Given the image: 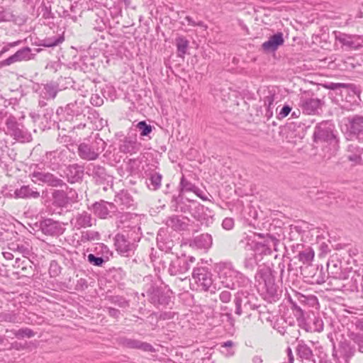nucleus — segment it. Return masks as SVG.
<instances>
[{"mask_svg":"<svg viewBox=\"0 0 363 363\" xmlns=\"http://www.w3.org/2000/svg\"><path fill=\"white\" fill-rule=\"evenodd\" d=\"M255 279L258 282V290L263 298L269 303L277 301L281 296L279 286L275 283V277L270 269L259 270Z\"/></svg>","mask_w":363,"mask_h":363,"instance_id":"1","label":"nucleus"},{"mask_svg":"<svg viewBox=\"0 0 363 363\" xmlns=\"http://www.w3.org/2000/svg\"><path fill=\"white\" fill-rule=\"evenodd\" d=\"M219 279L224 287L231 290L245 288L251 284L247 277L228 265H225L220 269Z\"/></svg>","mask_w":363,"mask_h":363,"instance_id":"2","label":"nucleus"},{"mask_svg":"<svg viewBox=\"0 0 363 363\" xmlns=\"http://www.w3.org/2000/svg\"><path fill=\"white\" fill-rule=\"evenodd\" d=\"M234 303L235 306V313L238 315L245 313L250 316L252 311L257 310L260 307L255 294L243 289L235 294Z\"/></svg>","mask_w":363,"mask_h":363,"instance_id":"3","label":"nucleus"},{"mask_svg":"<svg viewBox=\"0 0 363 363\" xmlns=\"http://www.w3.org/2000/svg\"><path fill=\"white\" fill-rule=\"evenodd\" d=\"M106 143L99 138V134L89 140L87 143H80L77 147V153L79 157L87 161L96 160L100 154L105 150Z\"/></svg>","mask_w":363,"mask_h":363,"instance_id":"4","label":"nucleus"},{"mask_svg":"<svg viewBox=\"0 0 363 363\" xmlns=\"http://www.w3.org/2000/svg\"><path fill=\"white\" fill-rule=\"evenodd\" d=\"M5 124L6 126V134L14 140L21 143L30 142L32 140L30 133L22 123L17 121L14 116L10 115L6 118Z\"/></svg>","mask_w":363,"mask_h":363,"instance_id":"5","label":"nucleus"},{"mask_svg":"<svg viewBox=\"0 0 363 363\" xmlns=\"http://www.w3.org/2000/svg\"><path fill=\"white\" fill-rule=\"evenodd\" d=\"M143 296H146L147 300L155 306L168 305L171 299L169 290L152 282L145 286V293H143Z\"/></svg>","mask_w":363,"mask_h":363,"instance_id":"6","label":"nucleus"},{"mask_svg":"<svg viewBox=\"0 0 363 363\" xmlns=\"http://www.w3.org/2000/svg\"><path fill=\"white\" fill-rule=\"evenodd\" d=\"M313 138L315 143L326 142L333 145L335 148L338 143L335 133V125L328 121L323 122L315 127Z\"/></svg>","mask_w":363,"mask_h":363,"instance_id":"7","label":"nucleus"},{"mask_svg":"<svg viewBox=\"0 0 363 363\" xmlns=\"http://www.w3.org/2000/svg\"><path fill=\"white\" fill-rule=\"evenodd\" d=\"M195 261V257L192 256H186L185 255L175 256L174 258L171 259L168 272L172 276H179L180 279L183 280L186 277L182 278V276L189 272L191 264L194 263Z\"/></svg>","mask_w":363,"mask_h":363,"instance_id":"8","label":"nucleus"},{"mask_svg":"<svg viewBox=\"0 0 363 363\" xmlns=\"http://www.w3.org/2000/svg\"><path fill=\"white\" fill-rule=\"evenodd\" d=\"M192 278L195 282L200 286L203 290L207 291L213 284L212 274L207 267H194L191 273Z\"/></svg>","mask_w":363,"mask_h":363,"instance_id":"9","label":"nucleus"},{"mask_svg":"<svg viewBox=\"0 0 363 363\" xmlns=\"http://www.w3.org/2000/svg\"><path fill=\"white\" fill-rule=\"evenodd\" d=\"M30 176L35 182L46 184L52 187L66 186L62 179L48 172L34 171Z\"/></svg>","mask_w":363,"mask_h":363,"instance_id":"10","label":"nucleus"},{"mask_svg":"<svg viewBox=\"0 0 363 363\" xmlns=\"http://www.w3.org/2000/svg\"><path fill=\"white\" fill-rule=\"evenodd\" d=\"M165 194L168 195V203L172 211L186 213L189 211L188 201L190 200L187 199L184 200L182 192L170 193L169 194L166 192Z\"/></svg>","mask_w":363,"mask_h":363,"instance_id":"11","label":"nucleus"},{"mask_svg":"<svg viewBox=\"0 0 363 363\" xmlns=\"http://www.w3.org/2000/svg\"><path fill=\"white\" fill-rule=\"evenodd\" d=\"M114 245L117 252L125 257L132 256L136 247L134 242H131L125 235L120 233L115 236Z\"/></svg>","mask_w":363,"mask_h":363,"instance_id":"12","label":"nucleus"},{"mask_svg":"<svg viewBox=\"0 0 363 363\" xmlns=\"http://www.w3.org/2000/svg\"><path fill=\"white\" fill-rule=\"evenodd\" d=\"M86 174L91 177L94 182L99 185L108 184L111 179V176L108 174L106 168L99 164H89Z\"/></svg>","mask_w":363,"mask_h":363,"instance_id":"13","label":"nucleus"},{"mask_svg":"<svg viewBox=\"0 0 363 363\" xmlns=\"http://www.w3.org/2000/svg\"><path fill=\"white\" fill-rule=\"evenodd\" d=\"M39 228L43 233L49 236H59L65 231V228L59 221L51 218L40 220Z\"/></svg>","mask_w":363,"mask_h":363,"instance_id":"14","label":"nucleus"},{"mask_svg":"<svg viewBox=\"0 0 363 363\" xmlns=\"http://www.w3.org/2000/svg\"><path fill=\"white\" fill-rule=\"evenodd\" d=\"M189 219L187 217L180 216L178 215H172L168 216L164 221V224L172 230L180 232L185 231L189 229Z\"/></svg>","mask_w":363,"mask_h":363,"instance_id":"15","label":"nucleus"},{"mask_svg":"<svg viewBox=\"0 0 363 363\" xmlns=\"http://www.w3.org/2000/svg\"><path fill=\"white\" fill-rule=\"evenodd\" d=\"M118 343L124 347L128 349H137L144 352H153L154 347L147 342H142L138 340L121 337L118 339Z\"/></svg>","mask_w":363,"mask_h":363,"instance_id":"16","label":"nucleus"},{"mask_svg":"<svg viewBox=\"0 0 363 363\" xmlns=\"http://www.w3.org/2000/svg\"><path fill=\"white\" fill-rule=\"evenodd\" d=\"M350 135L354 136L359 142H363V116L356 115L348 118Z\"/></svg>","mask_w":363,"mask_h":363,"instance_id":"17","label":"nucleus"},{"mask_svg":"<svg viewBox=\"0 0 363 363\" xmlns=\"http://www.w3.org/2000/svg\"><path fill=\"white\" fill-rule=\"evenodd\" d=\"M32 50L29 47H24L17 52H16L13 55L4 60V65H10L13 63L21 61H28L30 60L34 59L35 56V53H32Z\"/></svg>","mask_w":363,"mask_h":363,"instance_id":"18","label":"nucleus"},{"mask_svg":"<svg viewBox=\"0 0 363 363\" xmlns=\"http://www.w3.org/2000/svg\"><path fill=\"white\" fill-rule=\"evenodd\" d=\"M92 209L94 213L99 218L106 219L110 213L116 211V207L113 203L101 200L92 205Z\"/></svg>","mask_w":363,"mask_h":363,"instance_id":"19","label":"nucleus"},{"mask_svg":"<svg viewBox=\"0 0 363 363\" xmlns=\"http://www.w3.org/2000/svg\"><path fill=\"white\" fill-rule=\"evenodd\" d=\"M141 147V143L138 142L136 135L134 136H127L123 140L119 145V150L123 153H136L140 150Z\"/></svg>","mask_w":363,"mask_h":363,"instance_id":"20","label":"nucleus"},{"mask_svg":"<svg viewBox=\"0 0 363 363\" xmlns=\"http://www.w3.org/2000/svg\"><path fill=\"white\" fill-rule=\"evenodd\" d=\"M342 262L337 257L330 258L327 263L328 274L335 279L347 280L348 278L345 273L342 272Z\"/></svg>","mask_w":363,"mask_h":363,"instance_id":"21","label":"nucleus"},{"mask_svg":"<svg viewBox=\"0 0 363 363\" xmlns=\"http://www.w3.org/2000/svg\"><path fill=\"white\" fill-rule=\"evenodd\" d=\"M284 43V34L281 32L271 35L269 40L262 45L264 51L267 52H275L279 46Z\"/></svg>","mask_w":363,"mask_h":363,"instance_id":"22","label":"nucleus"},{"mask_svg":"<svg viewBox=\"0 0 363 363\" xmlns=\"http://www.w3.org/2000/svg\"><path fill=\"white\" fill-rule=\"evenodd\" d=\"M40 196V191L36 188L31 187L30 185H23L20 188L16 189L13 192V197L15 199H36Z\"/></svg>","mask_w":363,"mask_h":363,"instance_id":"23","label":"nucleus"},{"mask_svg":"<svg viewBox=\"0 0 363 363\" xmlns=\"http://www.w3.org/2000/svg\"><path fill=\"white\" fill-rule=\"evenodd\" d=\"M65 172L68 182L71 184L79 182L84 176V167L78 164H69Z\"/></svg>","mask_w":363,"mask_h":363,"instance_id":"24","label":"nucleus"},{"mask_svg":"<svg viewBox=\"0 0 363 363\" xmlns=\"http://www.w3.org/2000/svg\"><path fill=\"white\" fill-rule=\"evenodd\" d=\"M324 104V101L317 98H306L302 100L301 108L303 113L311 115L318 113Z\"/></svg>","mask_w":363,"mask_h":363,"instance_id":"25","label":"nucleus"},{"mask_svg":"<svg viewBox=\"0 0 363 363\" xmlns=\"http://www.w3.org/2000/svg\"><path fill=\"white\" fill-rule=\"evenodd\" d=\"M213 243V239L210 234L203 233L194 238L190 242V247L199 250H208Z\"/></svg>","mask_w":363,"mask_h":363,"instance_id":"26","label":"nucleus"},{"mask_svg":"<svg viewBox=\"0 0 363 363\" xmlns=\"http://www.w3.org/2000/svg\"><path fill=\"white\" fill-rule=\"evenodd\" d=\"M278 243V239L272 235L267 234L263 242L257 243V250H260L261 253L264 255H271L272 249L277 250V245Z\"/></svg>","mask_w":363,"mask_h":363,"instance_id":"27","label":"nucleus"},{"mask_svg":"<svg viewBox=\"0 0 363 363\" xmlns=\"http://www.w3.org/2000/svg\"><path fill=\"white\" fill-rule=\"evenodd\" d=\"M68 151L66 150H55L47 152L46 158L50 160V162L52 163L53 165L56 167H59L60 165L64 164L67 159Z\"/></svg>","mask_w":363,"mask_h":363,"instance_id":"28","label":"nucleus"},{"mask_svg":"<svg viewBox=\"0 0 363 363\" xmlns=\"http://www.w3.org/2000/svg\"><path fill=\"white\" fill-rule=\"evenodd\" d=\"M52 205L57 207H66L69 203V197L63 190H54L52 193Z\"/></svg>","mask_w":363,"mask_h":363,"instance_id":"29","label":"nucleus"},{"mask_svg":"<svg viewBox=\"0 0 363 363\" xmlns=\"http://www.w3.org/2000/svg\"><path fill=\"white\" fill-rule=\"evenodd\" d=\"M189 203V211L187 213H190L195 219L201 221L203 218L204 206L196 201H188Z\"/></svg>","mask_w":363,"mask_h":363,"instance_id":"30","label":"nucleus"},{"mask_svg":"<svg viewBox=\"0 0 363 363\" xmlns=\"http://www.w3.org/2000/svg\"><path fill=\"white\" fill-rule=\"evenodd\" d=\"M77 228H87L92 225V218L90 213L86 211H82L77 213L75 217Z\"/></svg>","mask_w":363,"mask_h":363,"instance_id":"31","label":"nucleus"},{"mask_svg":"<svg viewBox=\"0 0 363 363\" xmlns=\"http://www.w3.org/2000/svg\"><path fill=\"white\" fill-rule=\"evenodd\" d=\"M84 108V103L75 101L74 102L69 103L65 107V112L68 116H78L83 113Z\"/></svg>","mask_w":363,"mask_h":363,"instance_id":"32","label":"nucleus"},{"mask_svg":"<svg viewBox=\"0 0 363 363\" xmlns=\"http://www.w3.org/2000/svg\"><path fill=\"white\" fill-rule=\"evenodd\" d=\"M60 90L59 84L55 82H50L43 85V94L46 99H55Z\"/></svg>","mask_w":363,"mask_h":363,"instance_id":"33","label":"nucleus"},{"mask_svg":"<svg viewBox=\"0 0 363 363\" xmlns=\"http://www.w3.org/2000/svg\"><path fill=\"white\" fill-rule=\"evenodd\" d=\"M296 352L298 355L302 359L310 360L313 357L312 350L303 341L298 343Z\"/></svg>","mask_w":363,"mask_h":363,"instance_id":"34","label":"nucleus"},{"mask_svg":"<svg viewBox=\"0 0 363 363\" xmlns=\"http://www.w3.org/2000/svg\"><path fill=\"white\" fill-rule=\"evenodd\" d=\"M65 40L63 35L46 38L42 40L40 45L46 48H52L58 45Z\"/></svg>","mask_w":363,"mask_h":363,"instance_id":"35","label":"nucleus"},{"mask_svg":"<svg viewBox=\"0 0 363 363\" xmlns=\"http://www.w3.org/2000/svg\"><path fill=\"white\" fill-rule=\"evenodd\" d=\"M9 249L13 251L18 252L26 257L29 256L30 254V247L28 243L19 244L11 242L9 244Z\"/></svg>","mask_w":363,"mask_h":363,"instance_id":"36","label":"nucleus"},{"mask_svg":"<svg viewBox=\"0 0 363 363\" xmlns=\"http://www.w3.org/2000/svg\"><path fill=\"white\" fill-rule=\"evenodd\" d=\"M189 43V40L184 36H179L176 38L175 44L179 56L182 57L186 53Z\"/></svg>","mask_w":363,"mask_h":363,"instance_id":"37","label":"nucleus"},{"mask_svg":"<svg viewBox=\"0 0 363 363\" xmlns=\"http://www.w3.org/2000/svg\"><path fill=\"white\" fill-rule=\"evenodd\" d=\"M340 352L345 363H349L350 359L354 355V350L347 342L340 345Z\"/></svg>","mask_w":363,"mask_h":363,"instance_id":"38","label":"nucleus"},{"mask_svg":"<svg viewBox=\"0 0 363 363\" xmlns=\"http://www.w3.org/2000/svg\"><path fill=\"white\" fill-rule=\"evenodd\" d=\"M314 257L313 250L308 247L303 251L299 252L298 255V260L303 264H309L311 262Z\"/></svg>","mask_w":363,"mask_h":363,"instance_id":"39","label":"nucleus"},{"mask_svg":"<svg viewBox=\"0 0 363 363\" xmlns=\"http://www.w3.org/2000/svg\"><path fill=\"white\" fill-rule=\"evenodd\" d=\"M136 128L140 132V137H147L152 132L153 127L147 124L145 121H141L136 125Z\"/></svg>","mask_w":363,"mask_h":363,"instance_id":"40","label":"nucleus"},{"mask_svg":"<svg viewBox=\"0 0 363 363\" xmlns=\"http://www.w3.org/2000/svg\"><path fill=\"white\" fill-rule=\"evenodd\" d=\"M198 190L199 188L196 186L194 184H193L191 182L186 180L184 176L181 178L180 189L179 190L178 192H182V194H183V192L184 191L196 192Z\"/></svg>","mask_w":363,"mask_h":363,"instance_id":"41","label":"nucleus"},{"mask_svg":"<svg viewBox=\"0 0 363 363\" xmlns=\"http://www.w3.org/2000/svg\"><path fill=\"white\" fill-rule=\"evenodd\" d=\"M100 239V235L96 231L87 230L82 233L81 241L83 242L99 240Z\"/></svg>","mask_w":363,"mask_h":363,"instance_id":"42","label":"nucleus"},{"mask_svg":"<svg viewBox=\"0 0 363 363\" xmlns=\"http://www.w3.org/2000/svg\"><path fill=\"white\" fill-rule=\"evenodd\" d=\"M243 263L244 267L247 270L252 271L257 264L255 255L251 253L245 257Z\"/></svg>","mask_w":363,"mask_h":363,"instance_id":"43","label":"nucleus"},{"mask_svg":"<svg viewBox=\"0 0 363 363\" xmlns=\"http://www.w3.org/2000/svg\"><path fill=\"white\" fill-rule=\"evenodd\" d=\"M115 201L124 206H130L133 200L127 192L121 191L116 196Z\"/></svg>","mask_w":363,"mask_h":363,"instance_id":"44","label":"nucleus"},{"mask_svg":"<svg viewBox=\"0 0 363 363\" xmlns=\"http://www.w3.org/2000/svg\"><path fill=\"white\" fill-rule=\"evenodd\" d=\"M13 334L17 338L32 337L35 335V333L28 328H21L13 332Z\"/></svg>","mask_w":363,"mask_h":363,"instance_id":"45","label":"nucleus"},{"mask_svg":"<svg viewBox=\"0 0 363 363\" xmlns=\"http://www.w3.org/2000/svg\"><path fill=\"white\" fill-rule=\"evenodd\" d=\"M347 150L348 152L347 159L351 162L352 157H358V155L360 153L361 148L355 144H350L347 146Z\"/></svg>","mask_w":363,"mask_h":363,"instance_id":"46","label":"nucleus"},{"mask_svg":"<svg viewBox=\"0 0 363 363\" xmlns=\"http://www.w3.org/2000/svg\"><path fill=\"white\" fill-rule=\"evenodd\" d=\"M87 261L94 266L102 267L106 260L102 257H96L94 254H89Z\"/></svg>","mask_w":363,"mask_h":363,"instance_id":"47","label":"nucleus"},{"mask_svg":"<svg viewBox=\"0 0 363 363\" xmlns=\"http://www.w3.org/2000/svg\"><path fill=\"white\" fill-rule=\"evenodd\" d=\"M14 20V15L9 9L0 7V21H12Z\"/></svg>","mask_w":363,"mask_h":363,"instance_id":"48","label":"nucleus"},{"mask_svg":"<svg viewBox=\"0 0 363 363\" xmlns=\"http://www.w3.org/2000/svg\"><path fill=\"white\" fill-rule=\"evenodd\" d=\"M150 181L153 189H157L161 185L162 175L157 172H154L151 174Z\"/></svg>","mask_w":363,"mask_h":363,"instance_id":"49","label":"nucleus"},{"mask_svg":"<svg viewBox=\"0 0 363 363\" xmlns=\"http://www.w3.org/2000/svg\"><path fill=\"white\" fill-rule=\"evenodd\" d=\"M323 86L330 90H337L340 88H349L350 86H354V85L350 84H345V83L330 82V83L323 84Z\"/></svg>","mask_w":363,"mask_h":363,"instance_id":"50","label":"nucleus"},{"mask_svg":"<svg viewBox=\"0 0 363 363\" xmlns=\"http://www.w3.org/2000/svg\"><path fill=\"white\" fill-rule=\"evenodd\" d=\"M220 318L223 323H228L230 326H234L235 319L230 312L220 313Z\"/></svg>","mask_w":363,"mask_h":363,"instance_id":"51","label":"nucleus"},{"mask_svg":"<svg viewBox=\"0 0 363 363\" xmlns=\"http://www.w3.org/2000/svg\"><path fill=\"white\" fill-rule=\"evenodd\" d=\"M111 303L121 308H125L128 306V302L122 296H115L111 298Z\"/></svg>","mask_w":363,"mask_h":363,"instance_id":"52","label":"nucleus"},{"mask_svg":"<svg viewBox=\"0 0 363 363\" xmlns=\"http://www.w3.org/2000/svg\"><path fill=\"white\" fill-rule=\"evenodd\" d=\"M355 282L356 280L352 281V279L347 284H342L340 289L342 290V291L353 292L357 289Z\"/></svg>","mask_w":363,"mask_h":363,"instance_id":"53","label":"nucleus"},{"mask_svg":"<svg viewBox=\"0 0 363 363\" xmlns=\"http://www.w3.org/2000/svg\"><path fill=\"white\" fill-rule=\"evenodd\" d=\"M16 319V315L10 313H2L0 314V322L14 323Z\"/></svg>","mask_w":363,"mask_h":363,"instance_id":"54","label":"nucleus"},{"mask_svg":"<svg viewBox=\"0 0 363 363\" xmlns=\"http://www.w3.org/2000/svg\"><path fill=\"white\" fill-rule=\"evenodd\" d=\"M42 12H43V18H44L45 19H50V18H54V15L51 11L50 5L48 6L43 4L42 6Z\"/></svg>","mask_w":363,"mask_h":363,"instance_id":"55","label":"nucleus"},{"mask_svg":"<svg viewBox=\"0 0 363 363\" xmlns=\"http://www.w3.org/2000/svg\"><path fill=\"white\" fill-rule=\"evenodd\" d=\"M90 102L93 106H101L104 104V99L99 94H93L90 99Z\"/></svg>","mask_w":363,"mask_h":363,"instance_id":"56","label":"nucleus"},{"mask_svg":"<svg viewBox=\"0 0 363 363\" xmlns=\"http://www.w3.org/2000/svg\"><path fill=\"white\" fill-rule=\"evenodd\" d=\"M231 294L228 291H223L219 294V299L225 303H229L231 300Z\"/></svg>","mask_w":363,"mask_h":363,"instance_id":"57","label":"nucleus"},{"mask_svg":"<svg viewBox=\"0 0 363 363\" xmlns=\"http://www.w3.org/2000/svg\"><path fill=\"white\" fill-rule=\"evenodd\" d=\"M274 101V94L269 93L267 96L264 98V105L266 108H272Z\"/></svg>","mask_w":363,"mask_h":363,"instance_id":"58","label":"nucleus"},{"mask_svg":"<svg viewBox=\"0 0 363 363\" xmlns=\"http://www.w3.org/2000/svg\"><path fill=\"white\" fill-rule=\"evenodd\" d=\"M185 20L188 22V24L192 26H199V27H204L205 28H207V26L204 24V23L201 21L196 22L191 16H186Z\"/></svg>","mask_w":363,"mask_h":363,"instance_id":"59","label":"nucleus"},{"mask_svg":"<svg viewBox=\"0 0 363 363\" xmlns=\"http://www.w3.org/2000/svg\"><path fill=\"white\" fill-rule=\"evenodd\" d=\"M222 226L225 230H231L234 226V220L232 218H225L223 220Z\"/></svg>","mask_w":363,"mask_h":363,"instance_id":"60","label":"nucleus"},{"mask_svg":"<svg viewBox=\"0 0 363 363\" xmlns=\"http://www.w3.org/2000/svg\"><path fill=\"white\" fill-rule=\"evenodd\" d=\"M174 315L175 313L172 311H164L160 313L158 318L163 320H171L174 318Z\"/></svg>","mask_w":363,"mask_h":363,"instance_id":"61","label":"nucleus"},{"mask_svg":"<svg viewBox=\"0 0 363 363\" xmlns=\"http://www.w3.org/2000/svg\"><path fill=\"white\" fill-rule=\"evenodd\" d=\"M291 111V107L289 105H286V104L284 105L279 113V118H283L286 117L289 114Z\"/></svg>","mask_w":363,"mask_h":363,"instance_id":"62","label":"nucleus"},{"mask_svg":"<svg viewBox=\"0 0 363 363\" xmlns=\"http://www.w3.org/2000/svg\"><path fill=\"white\" fill-rule=\"evenodd\" d=\"M351 162L354 164H363V148H361V151L359 155H358V157H352Z\"/></svg>","mask_w":363,"mask_h":363,"instance_id":"63","label":"nucleus"},{"mask_svg":"<svg viewBox=\"0 0 363 363\" xmlns=\"http://www.w3.org/2000/svg\"><path fill=\"white\" fill-rule=\"evenodd\" d=\"M356 341L359 345V350L363 352V335H357Z\"/></svg>","mask_w":363,"mask_h":363,"instance_id":"64","label":"nucleus"}]
</instances>
